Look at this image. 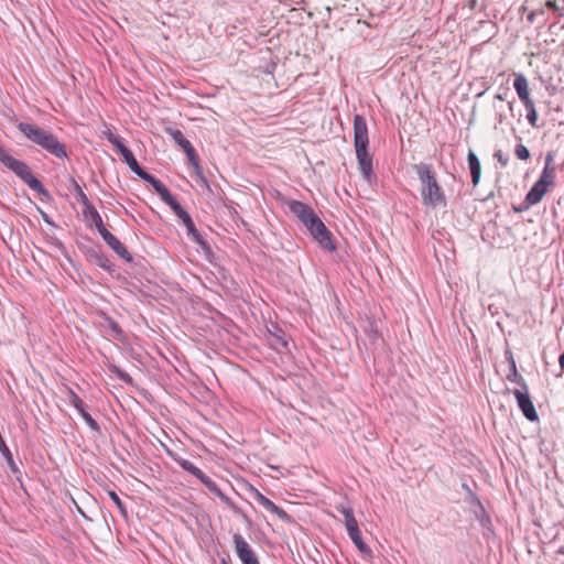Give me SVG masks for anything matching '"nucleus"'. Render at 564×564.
<instances>
[{"instance_id":"f257e3e1","label":"nucleus","mask_w":564,"mask_h":564,"mask_svg":"<svg viewBox=\"0 0 564 564\" xmlns=\"http://www.w3.org/2000/svg\"><path fill=\"white\" fill-rule=\"evenodd\" d=\"M412 170L420 181L422 204L427 208L445 207L447 205L445 191L437 181L434 165L421 162L413 164Z\"/></svg>"},{"instance_id":"f03ea898","label":"nucleus","mask_w":564,"mask_h":564,"mask_svg":"<svg viewBox=\"0 0 564 564\" xmlns=\"http://www.w3.org/2000/svg\"><path fill=\"white\" fill-rule=\"evenodd\" d=\"M17 128L29 141L41 147L51 155L57 159L68 158L65 144L51 131L24 121L18 122Z\"/></svg>"},{"instance_id":"7ed1b4c3","label":"nucleus","mask_w":564,"mask_h":564,"mask_svg":"<svg viewBox=\"0 0 564 564\" xmlns=\"http://www.w3.org/2000/svg\"><path fill=\"white\" fill-rule=\"evenodd\" d=\"M354 147L359 170L368 182L375 176L372 155L369 153V137L366 119L361 115L354 116Z\"/></svg>"},{"instance_id":"20e7f679","label":"nucleus","mask_w":564,"mask_h":564,"mask_svg":"<svg viewBox=\"0 0 564 564\" xmlns=\"http://www.w3.org/2000/svg\"><path fill=\"white\" fill-rule=\"evenodd\" d=\"M0 162L13 172L21 181H23L32 191L39 193L46 199H51L52 196L48 191L43 186L41 181L36 178L30 166L15 158H13L6 149L0 145Z\"/></svg>"},{"instance_id":"39448f33","label":"nucleus","mask_w":564,"mask_h":564,"mask_svg":"<svg viewBox=\"0 0 564 564\" xmlns=\"http://www.w3.org/2000/svg\"><path fill=\"white\" fill-rule=\"evenodd\" d=\"M553 162V155L547 153L545 158V164L542 173L538 181L532 185L525 196V202L529 205H535L540 203L543 196L547 193L549 188L554 184L555 169L551 166Z\"/></svg>"},{"instance_id":"423d86ee","label":"nucleus","mask_w":564,"mask_h":564,"mask_svg":"<svg viewBox=\"0 0 564 564\" xmlns=\"http://www.w3.org/2000/svg\"><path fill=\"white\" fill-rule=\"evenodd\" d=\"M173 213L185 226L188 238L202 249L207 258L212 256L213 251L209 243L197 230L191 215L181 206V204L173 209Z\"/></svg>"},{"instance_id":"0eeeda50","label":"nucleus","mask_w":564,"mask_h":564,"mask_svg":"<svg viewBox=\"0 0 564 564\" xmlns=\"http://www.w3.org/2000/svg\"><path fill=\"white\" fill-rule=\"evenodd\" d=\"M310 235L318 242V245L329 252H333L336 250V245L333 241V234L330 230L325 226V224L322 221V219H318V221H315V225L307 230Z\"/></svg>"},{"instance_id":"6e6552de","label":"nucleus","mask_w":564,"mask_h":564,"mask_svg":"<svg viewBox=\"0 0 564 564\" xmlns=\"http://www.w3.org/2000/svg\"><path fill=\"white\" fill-rule=\"evenodd\" d=\"M513 395L517 400L518 408L523 413L524 417L531 422L538 421L539 415L538 412L531 401L530 394L528 389L513 390Z\"/></svg>"},{"instance_id":"1a4fd4ad","label":"nucleus","mask_w":564,"mask_h":564,"mask_svg":"<svg viewBox=\"0 0 564 564\" xmlns=\"http://www.w3.org/2000/svg\"><path fill=\"white\" fill-rule=\"evenodd\" d=\"M234 543L236 554L242 564H260L256 553L241 534L234 535Z\"/></svg>"},{"instance_id":"9d476101","label":"nucleus","mask_w":564,"mask_h":564,"mask_svg":"<svg viewBox=\"0 0 564 564\" xmlns=\"http://www.w3.org/2000/svg\"><path fill=\"white\" fill-rule=\"evenodd\" d=\"M69 404L77 410L90 430L95 432L100 431V426L97 421L86 411L84 401L73 390L69 392Z\"/></svg>"},{"instance_id":"9b49d317","label":"nucleus","mask_w":564,"mask_h":564,"mask_svg":"<svg viewBox=\"0 0 564 564\" xmlns=\"http://www.w3.org/2000/svg\"><path fill=\"white\" fill-rule=\"evenodd\" d=\"M256 500L259 505H261L267 511L275 514L281 521L284 523H293L294 519L282 508L276 506L272 500L267 498L261 492L257 491Z\"/></svg>"},{"instance_id":"f8f14e48","label":"nucleus","mask_w":564,"mask_h":564,"mask_svg":"<svg viewBox=\"0 0 564 564\" xmlns=\"http://www.w3.org/2000/svg\"><path fill=\"white\" fill-rule=\"evenodd\" d=\"M270 345L278 352H282L288 349V339L284 330L278 325H272V329H269Z\"/></svg>"},{"instance_id":"ddd939ff","label":"nucleus","mask_w":564,"mask_h":564,"mask_svg":"<svg viewBox=\"0 0 564 564\" xmlns=\"http://www.w3.org/2000/svg\"><path fill=\"white\" fill-rule=\"evenodd\" d=\"M203 478L199 481L215 496H217L221 502H224L227 507L236 510V506L232 500L223 492V490L218 487V485L207 475H203Z\"/></svg>"},{"instance_id":"4468645a","label":"nucleus","mask_w":564,"mask_h":564,"mask_svg":"<svg viewBox=\"0 0 564 564\" xmlns=\"http://www.w3.org/2000/svg\"><path fill=\"white\" fill-rule=\"evenodd\" d=\"M513 87L517 91L519 99L522 101L523 105L530 104L531 101H533L530 98L529 82L523 74H521V73L516 74V78L513 80Z\"/></svg>"},{"instance_id":"2eb2a0df","label":"nucleus","mask_w":564,"mask_h":564,"mask_svg":"<svg viewBox=\"0 0 564 564\" xmlns=\"http://www.w3.org/2000/svg\"><path fill=\"white\" fill-rule=\"evenodd\" d=\"M506 358L509 364V373L507 375V380H509L511 382H516L522 389L527 390L528 384L525 383V380L523 379V377L521 375H519V372L517 370L516 360L510 350L506 351Z\"/></svg>"},{"instance_id":"dca6fc26","label":"nucleus","mask_w":564,"mask_h":564,"mask_svg":"<svg viewBox=\"0 0 564 564\" xmlns=\"http://www.w3.org/2000/svg\"><path fill=\"white\" fill-rule=\"evenodd\" d=\"M288 208L301 223H303V219L308 217L310 213L313 210L308 204L295 199L288 202Z\"/></svg>"},{"instance_id":"f3484780","label":"nucleus","mask_w":564,"mask_h":564,"mask_svg":"<svg viewBox=\"0 0 564 564\" xmlns=\"http://www.w3.org/2000/svg\"><path fill=\"white\" fill-rule=\"evenodd\" d=\"M467 162L471 175L473 185L476 186L480 181L481 166L478 156L473 150H469L467 154Z\"/></svg>"},{"instance_id":"a211bd4d","label":"nucleus","mask_w":564,"mask_h":564,"mask_svg":"<svg viewBox=\"0 0 564 564\" xmlns=\"http://www.w3.org/2000/svg\"><path fill=\"white\" fill-rule=\"evenodd\" d=\"M337 510L344 516L345 528L347 533H351L352 530H359L358 522L354 516V510L349 506L340 505L337 507Z\"/></svg>"},{"instance_id":"6ab92c4d","label":"nucleus","mask_w":564,"mask_h":564,"mask_svg":"<svg viewBox=\"0 0 564 564\" xmlns=\"http://www.w3.org/2000/svg\"><path fill=\"white\" fill-rule=\"evenodd\" d=\"M155 193L160 196V198L169 205V207L173 210L176 206L180 205V203L175 199V197L171 194L170 189L160 182L156 184V186L153 188Z\"/></svg>"},{"instance_id":"aec40b11","label":"nucleus","mask_w":564,"mask_h":564,"mask_svg":"<svg viewBox=\"0 0 564 564\" xmlns=\"http://www.w3.org/2000/svg\"><path fill=\"white\" fill-rule=\"evenodd\" d=\"M108 247L111 248L120 258L126 260L127 262L132 261V256L127 250V248L120 242V240L113 236L108 242Z\"/></svg>"},{"instance_id":"412c9836","label":"nucleus","mask_w":564,"mask_h":564,"mask_svg":"<svg viewBox=\"0 0 564 564\" xmlns=\"http://www.w3.org/2000/svg\"><path fill=\"white\" fill-rule=\"evenodd\" d=\"M90 257L94 259L95 263L101 269L112 272L115 270V264L110 261V259L102 252L97 250L90 251Z\"/></svg>"},{"instance_id":"4be33fe9","label":"nucleus","mask_w":564,"mask_h":564,"mask_svg":"<svg viewBox=\"0 0 564 564\" xmlns=\"http://www.w3.org/2000/svg\"><path fill=\"white\" fill-rule=\"evenodd\" d=\"M83 215L87 220L91 221V225L95 227L104 223L100 214L90 202L88 205H84Z\"/></svg>"},{"instance_id":"5701e85b","label":"nucleus","mask_w":564,"mask_h":564,"mask_svg":"<svg viewBox=\"0 0 564 564\" xmlns=\"http://www.w3.org/2000/svg\"><path fill=\"white\" fill-rule=\"evenodd\" d=\"M174 460L180 465V467L183 470L189 473L197 479L203 478L202 476L204 475V473L193 462L181 457L174 458Z\"/></svg>"},{"instance_id":"b1692460","label":"nucleus","mask_w":564,"mask_h":564,"mask_svg":"<svg viewBox=\"0 0 564 564\" xmlns=\"http://www.w3.org/2000/svg\"><path fill=\"white\" fill-rule=\"evenodd\" d=\"M348 536L354 542L355 546L358 549L360 553L368 556L371 555V549L362 541L360 530H352V532L349 533Z\"/></svg>"},{"instance_id":"393cba45","label":"nucleus","mask_w":564,"mask_h":564,"mask_svg":"<svg viewBox=\"0 0 564 564\" xmlns=\"http://www.w3.org/2000/svg\"><path fill=\"white\" fill-rule=\"evenodd\" d=\"M69 183V191L74 194L77 202L80 203L83 206L88 205L89 199L83 191L82 186L76 182V180L74 177H70Z\"/></svg>"},{"instance_id":"a878e982","label":"nucleus","mask_w":564,"mask_h":564,"mask_svg":"<svg viewBox=\"0 0 564 564\" xmlns=\"http://www.w3.org/2000/svg\"><path fill=\"white\" fill-rule=\"evenodd\" d=\"M107 140L116 148L118 153L123 158L129 151L128 147L124 145L122 139L111 132L107 134Z\"/></svg>"},{"instance_id":"bb28decb","label":"nucleus","mask_w":564,"mask_h":564,"mask_svg":"<svg viewBox=\"0 0 564 564\" xmlns=\"http://www.w3.org/2000/svg\"><path fill=\"white\" fill-rule=\"evenodd\" d=\"M107 140L116 148L118 153L123 158L129 151L128 147L124 145L122 139L111 132L107 134Z\"/></svg>"},{"instance_id":"cd10ccee","label":"nucleus","mask_w":564,"mask_h":564,"mask_svg":"<svg viewBox=\"0 0 564 564\" xmlns=\"http://www.w3.org/2000/svg\"><path fill=\"white\" fill-rule=\"evenodd\" d=\"M169 134L173 139V141L183 150L187 148L191 142L184 137L183 132L178 129H169Z\"/></svg>"},{"instance_id":"c85d7f7f","label":"nucleus","mask_w":564,"mask_h":564,"mask_svg":"<svg viewBox=\"0 0 564 564\" xmlns=\"http://www.w3.org/2000/svg\"><path fill=\"white\" fill-rule=\"evenodd\" d=\"M523 106H524V108L527 110V120H528V122L530 123L531 127L538 128L539 127V124H538V113H536V109H535L534 102L531 101L530 104H524Z\"/></svg>"},{"instance_id":"c756f323","label":"nucleus","mask_w":564,"mask_h":564,"mask_svg":"<svg viewBox=\"0 0 564 564\" xmlns=\"http://www.w3.org/2000/svg\"><path fill=\"white\" fill-rule=\"evenodd\" d=\"M122 159L135 175L139 176V173H141L144 170L140 166L132 151H129V153H127Z\"/></svg>"},{"instance_id":"7c9ffc66","label":"nucleus","mask_w":564,"mask_h":564,"mask_svg":"<svg viewBox=\"0 0 564 564\" xmlns=\"http://www.w3.org/2000/svg\"><path fill=\"white\" fill-rule=\"evenodd\" d=\"M109 371L116 376L119 380L128 383V384H131L132 383V378L129 373H127L126 371H123L121 368H119L118 366L116 365H110L108 367Z\"/></svg>"},{"instance_id":"2f4dec72","label":"nucleus","mask_w":564,"mask_h":564,"mask_svg":"<svg viewBox=\"0 0 564 564\" xmlns=\"http://www.w3.org/2000/svg\"><path fill=\"white\" fill-rule=\"evenodd\" d=\"M183 151L185 152L188 162L195 169H199L198 156H197L196 151H195L194 147L192 145V143L187 148L183 149Z\"/></svg>"},{"instance_id":"473e14b6","label":"nucleus","mask_w":564,"mask_h":564,"mask_svg":"<svg viewBox=\"0 0 564 564\" xmlns=\"http://www.w3.org/2000/svg\"><path fill=\"white\" fill-rule=\"evenodd\" d=\"M108 496L111 499V501L117 506V508L119 509L120 513L123 517H127L128 516L127 508H126L124 503L122 502V500L120 499V497L117 495V492H115L113 490H110L108 492Z\"/></svg>"},{"instance_id":"72a5a7b5","label":"nucleus","mask_w":564,"mask_h":564,"mask_svg":"<svg viewBox=\"0 0 564 564\" xmlns=\"http://www.w3.org/2000/svg\"><path fill=\"white\" fill-rule=\"evenodd\" d=\"M106 321L108 323V326L111 329L112 336L116 339H121L123 336V332H122L121 327L119 326V324L110 317H106Z\"/></svg>"},{"instance_id":"f704fd0d","label":"nucleus","mask_w":564,"mask_h":564,"mask_svg":"<svg viewBox=\"0 0 564 564\" xmlns=\"http://www.w3.org/2000/svg\"><path fill=\"white\" fill-rule=\"evenodd\" d=\"M514 154L521 161H525V160H528L530 158L529 149L524 144H522V143H518L516 145Z\"/></svg>"},{"instance_id":"c9c22d12","label":"nucleus","mask_w":564,"mask_h":564,"mask_svg":"<svg viewBox=\"0 0 564 564\" xmlns=\"http://www.w3.org/2000/svg\"><path fill=\"white\" fill-rule=\"evenodd\" d=\"M139 177L144 182L149 183L153 188L156 186V184L161 182L159 178H156L154 175L150 174L145 170L139 173Z\"/></svg>"},{"instance_id":"e433bc0d","label":"nucleus","mask_w":564,"mask_h":564,"mask_svg":"<svg viewBox=\"0 0 564 564\" xmlns=\"http://www.w3.org/2000/svg\"><path fill=\"white\" fill-rule=\"evenodd\" d=\"M318 219H321L318 217V215L315 213V210L313 209L311 213H310V216L306 217L305 219H303V225L304 227L310 230L314 225H315V221H318Z\"/></svg>"},{"instance_id":"4c0bfd02","label":"nucleus","mask_w":564,"mask_h":564,"mask_svg":"<svg viewBox=\"0 0 564 564\" xmlns=\"http://www.w3.org/2000/svg\"><path fill=\"white\" fill-rule=\"evenodd\" d=\"M95 228L106 243L113 237V235L105 227L104 223Z\"/></svg>"},{"instance_id":"58836bf2","label":"nucleus","mask_w":564,"mask_h":564,"mask_svg":"<svg viewBox=\"0 0 564 564\" xmlns=\"http://www.w3.org/2000/svg\"><path fill=\"white\" fill-rule=\"evenodd\" d=\"M546 7L552 10L557 17L564 15V7H560L554 1H547Z\"/></svg>"},{"instance_id":"ea45409f","label":"nucleus","mask_w":564,"mask_h":564,"mask_svg":"<svg viewBox=\"0 0 564 564\" xmlns=\"http://www.w3.org/2000/svg\"><path fill=\"white\" fill-rule=\"evenodd\" d=\"M494 156L501 164V166H506L509 162V156L506 155L501 150H497Z\"/></svg>"},{"instance_id":"a19ab883","label":"nucleus","mask_w":564,"mask_h":564,"mask_svg":"<svg viewBox=\"0 0 564 564\" xmlns=\"http://www.w3.org/2000/svg\"><path fill=\"white\" fill-rule=\"evenodd\" d=\"M37 210L42 217V219L50 226L52 227H55V223L52 220V218L44 212L42 210L40 207H37Z\"/></svg>"},{"instance_id":"79ce46f5","label":"nucleus","mask_w":564,"mask_h":564,"mask_svg":"<svg viewBox=\"0 0 564 564\" xmlns=\"http://www.w3.org/2000/svg\"><path fill=\"white\" fill-rule=\"evenodd\" d=\"M558 364H560L561 369L564 370V351L558 357Z\"/></svg>"},{"instance_id":"37998d69","label":"nucleus","mask_w":564,"mask_h":564,"mask_svg":"<svg viewBox=\"0 0 564 564\" xmlns=\"http://www.w3.org/2000/svg\"><path fill=\"white\" fill-rule=\"evenodd\" d=\"M536 14H538V13H536V12H534V11H533V12H531V13L528 15V20H529L530 22H533V21H534V19H535V17H536Z\"/></svg>"},{"instance_id":"c03bdc74","label":"nucleus","mask_w":564,"mask_h":564,"mask_svg":"<svg viewBox=\"0 0 564 564\" xmlns=\"http://www.w3.org/2000/svg\"><path fill=\"white\" fill-rule=\"evenodd\" d=\"M496 99H499V100H503L505 99V96L502 94H497L495 96Z\"/></svg>"},{"instance_id":"a18cd8bd","label":"nucleus","mask_w":564,"mask_h":564,"mask_svg":"<svg viewBox=\"0 0 564 564\" xmlns=\"http://www.w3.org/2000/svg\"><path fill=\"white\" fill-rule=\"evenodd\" d=\"M557 554H564V546H561L557 551H556Z\"/></svg>"},{"instance_id":"49530a36","label":"nucleus","mask_w":564,"mask_h":564,"mask_svg":"<svg viewBox=\"0 0 564 564\" xmlns=\"http://www.w3.org/2000/svg\"><path fill=\"white\" fill-rule=\"evenodd\" d=\"M502 121H503V117H502V115L500 113V115H498V122H499V123H501Z\"/></svg>"},{"instance_id":"de8ad7c7","label":"nucleus","mask_w":564,"mask_h":564,"mask_svg":"<svg viewBox=\"0 0 564 564\" xmlns=\"http://www.w3.org/2000/svg\"><path fill=\"white\" fill-rule=\"evenodd\" d=\"M508 106H509V109H510V110H512L513 101H510V102L508 104Z\"/></svg>"},{"instance_id":"09e8293b","label":"nucleus","mask_w":564,"mask_h":564,"mask_svg":"<svg viewBox=\"0 0 564 564\" xmlns=\"http://www.w3.org/2000/svg\"><path fill=\"white\" fill-rule=\"evenodd\" d=\"M224 564H227V563H224Z\"/></svg>"}]
</instances>
